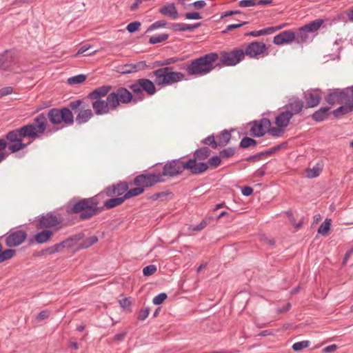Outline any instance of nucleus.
<instances>
[{"instance_id": "obj_1", "label": "nucleus", "mask_w": 353, "mask_h": 353, "mask_svg": "<svg viewBox=\"0 0 353 353\" xmlns=\"http://www.w3.org/2000/svg\"><path fill=\"white\" fill-rule=\"evenodd\" d=\"M47 129V119L43 113L39 114L33 122L8 132L4 139L8 143V150L14 153L25 149L28 143H23V139L28 138L34 140L40 137Z\"/></svg>"}, {"instance_id": "obj_2", "label": "nucleus", "mask_w": 353, "mask_h": 353, "mask_svg": "<svg viewBox=\"0 0 353 353\" xmlns=\"http://www.w3.org/2000/svg\"><path fill=\"white\" fill-rule=\"evenodd\" d=\"M99 199L97 196L85 199H73L65 206L68 214H76L80 220H88L99 214L103 208L99 207Z\"/></svg>"}, {"instance_id": "obj_3", "label": "nucleus", "mask_w": 353, "mask_h": 353, "mask_svg": "<svg viewBox=\"0 0 353 353\" xmlns=\"http://www.w3.org/2000/svg\"><path fill=\"white\" fill-rule=\"evenodd\" d=\"M218 59V53H208L187 62L183 68L189 76L203 77L217 68L218 65H216V62Z\"/></svg>"}, {"instance_id": "obj_4", "label": "nucleus", "mask_w": 353, "mask_h": 353, "mask_svg": "<svg viewBox=\"0 0 353 353\" xmlns=\"http://www.w3.org/2000/svg\"><path fill=\"white\" fill-rule=\"evenodd\" d=\"M45 117L53 125L58 126L53 128V132L63 127L72 125L74 122V115L68 108H52Z\"/></svg>"}, {"instance_id": "obj_5", "label": "nucleus", "mask_w": 353, "mask_h": 353, "mask_svg": "<svg viewBox=\"0 0 353 353\" xmlns=\"http://www.w3.org/2000/svg\"><path fill=\"white\" fill-rule=\"evenodd\" d=\"M172 70V67H164L153 71L155 83L158 86L164 87L185 79V75L183 73Z\"/></svg>"}, {"instance_id": "obj_6", "label": "nucleus", "mask_w": 353, "mask_h": 353, "mask_svg": "<svg viewBox=\"0 0 353 353\" xmlns=\"http://www.w3.org/2000/svg\"><path fill=\"white\" fill-rule=\"evenodd\" d=\"M185 170H189L191 174L196 173L200 170L196 168L193 161H182L180 159H174L165 164L163 168L162 176L174 177L181 174Z\"/></svg>"}, {"instance_id": "obj_7", "label": "nucleus", "mask_w": 353, "mask_h": 353, "mask_svg": "<svg viewBox=\"0 0 353 353\" xmlns=\"http://www.w3.org/2000/svg\"><path fill=\"white\" fill-rule=\"evenodd\" d=\"M219 62L216 65L217 68L223 66H234L244 60L243 50L236 48L230 51H222L220 53Z\"/></svg>"}, {"instance_id": "obj_8", "label": "nucleus", "mask_w": 353, "mask_h": 353, "mask_svg": "<svg viewBox=\"0 0 353 353\" xmlns=\"http://www.w3.org/2000/svg\"><path fill=\"white\" fill-rule=\"evenodd\" d=\"M110 101L115 107L116 110L118 109L120 104H128L132 101L137 103L139 100H142L143 97H133L132 94L125 88L120 87L114 91L108 94Z\"/></svg>"}, {"instance_id": "obj_9", "label": "nucleus", "mask_w": 353, "mask_h": 353, "mask_svg": "<svg viewBox=\"0 0 353 353\" xmlns=\"http://www.w3.org/2000/svg\"><path fill=\"white\" fill-rule=\"evenodd\" d=\"M211 154V150L208 147H202L196 150L193 154V158L190 159L188 161H193L196 168L201 170L193 174H201L208 170V164L204 162H200L208 159Z\"/></svg>"}, {"instance_id": "obj_10", "label": "nucleus", "mask_w": 353, "mask_h": 353, "mask_svg": "<svg viewBox=\"0 0 353 353\" xmlns=\"http://www.w3.org/2000/svg\"><path fill=\"white\" fill-rule=\"evenodd\" d=\"M130 89L134 94H141L140 98L144 97L142 94L143 91H145L148 95L152 96L156 93V88L154 83L148 79H139L137 80L134 83L130 85Z\"/></svg>"}, {"instance_id": "obj_11", "label": "nucleus", "mask_w": 353, "mask_h": 353, "mask_svg": "<svg viewBox=\"0 0 353 353\" xmlns=\"http://www.w3.org/2000/svg\"><path fill=\"white\" fill-rule=\"evenodd\" d=\"M267 50L268 48L264 43L252 41L243 50V57L248 56L250 59H259L260 57L268 54Z\"/></svg>"}, {"instance_id": "obj_12", "label": "nucleus", "mask_w": 353, "mask_h": 353, "mask_svg": "<svg viewBox=\"0 0 353 353\" xmlns=\"http://www.w3.org/2000/svg\"><path fill=\"white\" fill-rule=\"evenodd\" d=\"M92 107L97 115H105L117 110L108 95L105 99L92 100Z\"/></svg>"}, {"instance_id": "obj_13", "label": "nucleus", "mask_w": 353, "mask_h": 353, "mask_svg": "<svg viewBox=\"0 0 353 353\" xmlns=\"http://www.w3.org/2000/svg\"><path fill=\"white\" fill-rule=\"evenodd\" d=\"M62 227V221L60 217L55 216L53 213L49 212L47 214L42 216L39 218L37 228L39 229L43 228H53L57 230Z\"/></svg>"}, {"instance_id": "obj_14", "label": "nucleus", "mask_w": 353, "mask_h": 353, "mask_svg": "<svg viewBox=\"0 0 353 353\" xmlns=\"http://www.w3.org/2000/svg\"><path fill=\"white\" fill-rule=\"evenodd\" d=\"M163 181L161 174H141L137 176L133 181V184L136 186H141L145 190V188L153 186L156 183Z\"/></svg>"}, {"instance_id": "obj_15", "label": "nucleus", "mask_w": 353, "mask_h": 353, "mask_svg": "<svg viewBox=\"0 0 353 353\" xmlns=\"http://www.w3.org/2000/svg\"><path fill=\"white\" fill-rule=\"evenodd\" d=\"M271 122L270 119L263 118L259 121H254L250 129L251 134L256 137L263 136L270 128Z\"/></svg>"}, {"instance_id": "obj_16", "label": "nucleus", "mask_w": 353, "mask_h": 353, "mask_svg": "<svg viewBox=\"0 0 353 353\" xmlns=\"http://www.w3.org/2000/svg\"><path fill=\"white\" fill-rule=\"evenodd\" d=\"M27 238V233L24 230L11 232L6 238V244L8 247H16L23 243Z\"/></svg>"}, {"instance_id": "obj_17", "label": "nucleus", "mask_w": 353, "mask_h": 353, "mask_svg": "<svg viewBox=\"0 0 353 353\" xmlns=\"http://www.w3.org/2000/svg\"><path fill=\"white\" fill-rule=\"evenodd\" d=\"M129 188V184L125 181H120L117 184H113L107 187L105 190L106 195L109 197L117 196L121 197L128 191Z\"/></svg>"}, {"instance_id": "obj_18", "label": "nucleus", "mask_w": 353, "mask_h": 353, "mask_svg": "<svg viewBox=\"0 0 353 353\" xmlns=\"http://www.w3.org/2000/svg\"><path fill=\"white\" fill-rule=\"evenodd\" d=\"M17 52L14 50H6L0 54V69L7 70L15 61Z\"/></svg>"}, {"instance_id": "obj_19", "label": "nucleus", "mask_w": 353, "mask_h": 353, "mask_svg": "<svg viewBox=\"0 0 353 353\" xmlns=\"http://www.w3.org/2000/svg\"><path fill=\"white\" fill-rule=\"evenodd\" d=\"M319 90H310L303 93V98L306 102V108H314L320 103L321 96L319 93Z\"/></svg>"}, {"instance_id": "obj_20", "label": "nucleus", "mask_w": 353, "mask_h": 353, "mask_svg": "<svg viewBox=\"0 0 353 353\" xmlns=\"http://www.w3.org/2000/svg\"><path fill=\"white\" fill-rule=\"evenodd\" d=\"M76 238H68L65 241H61L59 243L55 244L52 246H50L46 250H43L46 253L48 254H52L54 253L60 252L62 248H72L74 247V241Z\"/></svg>"}, {"instance_id": "obj_21", "label": "nucleus", "mask_w": 353, "mask_h": 353, "mask_svg": "<svg viewBox=\"0 0 353 353\" xmlns=\"http://www.w3.org/2000/svg\"><path fill=\"white\" fill-rule=\"evenodd\" d=\"M295 32L291 30L281 32L276 35L273 39V43L278 46H281L292 43L295 40Z\"/></svg>"}, {"instance_id": "obj_22", "label": "nucleus", "mask_w": 353, "mask_h": 353, "mask_svg": "<svg viewBox=\"0 0 353 353\" xmlns=\"http://www.w3.org/2000/svg\"><path fill=\"white\" fill-rule=\"evenodd\" d=\"M327 103L333 105L336 103H345V99L343 90H334L325 97Z\"/></svg>"}, {"instance_id": "obj_23", "label": "nucleus", "mask_w": 353, "mask_h": 353, "mask_svg": "<svg viewBox=\"0 0 353 353\" xmlns=\"http://www.w3.org/2000/svg\"><path fill=\"white\" fill-rule=\"evenodd\" d=\"M304 107L303 102L298 97H292L289 99L286 105V110L291 112L292 116L300 113Z\"/></svg>"}, {"instance_id": "obj_24", "label": "nucleus", "mask_w": 353, "mask_h": 353, "mask_svg": "<svg viewBox=\"0 0 353 353\" xmlns=\"http://www.w3.org/2000/svg\"><path fill=\"white\" fill-rule=\"evenodd\" d=\"M159 12L172 19H176L179 17L178 10L174 3H168L159 8Z\"/></svg>"}, {"instance_id": "obj_25", "label": "nucleus", "mask_w": 353, "mask_h": 353, "mask_svg": "<svg viewBox=\"0 0 353 353\" xmlns=\"http://www.w3.org/2000/svg\"><path fill=\"white\" fill-rule=\"evenodd\" d=\"M112 89L111 85H102L92 90L89 94L88 97L92 100L102 99L105 96H108Z\"/></svg>"}, {"instance_id": "obj_26", "label": "nucleus", "mask_w": 353, "mask_h": 353, "mask_svg": "<svg viewBox=\"0 0 353 353\" xmlns=\"http://www.w3.org/2000/svg\"><path fill=\"white\" fill-rule=\"evenodd\" d=\"M147 68L145 61H141L136 63L125 64L122 68L121 72L122 74H130L136 72L139 70H143Z\"/></svg>"}, {"instance_id": "obj_27", "label": "nucleus", "mask_w": 353, "mask_h": 353, "mask_svg": "<svg viewBox=\"0 0 353 353\" xmlns=\"http://www.w3.org/2000/svg\"><path fill=\"white\" fill-rule=\"evenodd\" d=\"M291 112L285 110L280 112L275 118V124L277 126L285 128L288 126L291 119L292 118Z\"/></svg>"}, {"instance_id": "obj_28", "label": "nucleus", "mask_w": 353, "mask_h": 353, "mask_svg": "<svg viewBox=\"0 0 353 353\" xmlns=\"http://www.w3.org/2000/svg\"><path fill=\"white\" fill-rule=\"evenodd\" d=\"M72 238H76V240L74 241V246H78L79 248L81 249L88 248L98 241V238L96 236L87 237L83 239L82 241L79 243H78V241H80L81 239L80 234L73 236Z\"/></svg>"}, {"instance_id": "obj_29", "label": "nucleus", "mask_w": 353, "mask_h": 353, "mask_svg": "<svg viewBox=\"0 0 353 353\" xmlns=\"http://www.w3.org/2000/svg\"><path fill=\"white\" fill-rule=\"evenodd\" d=\"M94 114L90 109H81L75 118V121L78 125H82L87 123L93 117Z\"/></svg>"}, {"instance_id": "obj_30", "label": "nucleus", "mask_w": 353, "mask_h": 353, "mask_svg": "<svg viewBox=\"0 0 353 353\" xmlns=\"http://www.w3.org/2000/svg\"><path fill=\"white\" fill-rule=\"evenodd\" d=\"M330 115V108L328 107H323L321 108L316 112H314L311 117L312 119L316 121V122H321L324 120H325L328 116Z\"/></svg>"}, {"instance_id": "obj_31", "label": "nucleus", "mask_w": 353, "mask_h": 353, "mask_svg": "<svg viewBox=\"0 0 353 353\" xmlns=\"http://www.w3.org/2000/svg\"><path fill=\"white\" fill-rule=\"evenodd\" d=\"M52 231L45 230L37 233L34 236V240L37 243H44L48 242L52 238Z\"/></svg>"}, {"instance_id": "obj_32", "label": "nucleus", "mask_w": 353, "mask_h": 353, "mask_svg": "<svg viewBox=\"0 0 353 353\" xmlns=\"http://www.w3.org/2000/svg\"><path fill=\"white\" fill-rule=\"evenodd\" d=\"M200 26V23H197L193 25H189L183 23H176L172 25L171 28L174 31H192L195 28H199Z\"/></svg>"}, {"instance_id": "obj_33", "label": "nucleus", "mask_w": 353, "mask_h": 353, "mask_svg": "<svg viewBox=\"0 0 353 353\" xmlns=\"http://www.w3.org/2000/svg\"><path fill=\"white\" fill-rule=\"evenodd\" d=\"M125 201V199H124V195L121 197L110 198L104 202L103 208L106 209H112L121 205L124 203Z\"/></svg>"}, {"instance_id": "obj_34", "label": "nucleus", "mask_w": 353, "mask_h": 353, "mask_svg": "<svg viewBox=\"0 0 353 353\" xmlns=\"http://www.w3.org/2000/svg\"><path fill=\"white\" fill-rule=\"evenodd\" d=\"M231 134L228 130H223L216 138L218 147L226 145L230 141Z\"/></svg>"}, {"instance_id": "obj_35", "label": "nucleus", "mask_w": 353, "mask_h": 353, "mask_svg": "<svg viewBox=\"0 0 353 353\" xmlns=\"http://www.w3.org/2000/svg\"><path fill=\"white\" fill-rule=\"evenodd\" d=\"M308 31L302 26L296 32H295V40L297 43L302 44L303 43L307 42L309 40Z\"/></svg>"}, {"instance_id": "obj_36", "label": "nucleus", "mask_w": 353, "mask_h": 353, "mask_svg": "<svg viewBox=\"0 0 353 353\" xmlns=\"http://www.w3.org/2000/svg\"><path fill=\"white\" fill-rule=\"evenodd\" d=\"M345 104V105H342L333 111V114L335 117H339L353 111V103Z\"/></svg>"}, {"instance_id": "obj_37", "label": "nucleus", "mask_w": 353, "mask_h": 353, "mask_svg": "<svg viewBox=\"0 0 353 353\" xmlns=\"http://www.w3.org/2000/svg\"><path fill=\"white\" fill-rule=\"evenodd\" d=\"M323 23V20L319 19L314 21H311L310 23L303 26V27L308 31L310 33H313L317 31L321 26Z\"/></svg>"}, {"instance_id": "obj_38", "label": "nucleus", "mask_w": 353, "mask_h": 353, "mask_svg": "<svg viewBox=\"0 0 353 353\" xmlns=\"http://www.w3.org/2000/svg\"><path fill=\"white\" fill-rule=\"evenodd\" d=\"M143 192L144 189L143 187L137 186L136 188L128 190V191L124 194V199H125V200L129 199L132 197L141 194Z\"/></svg>"}, {"instance_id": "obj_39", "label": "nucleus", "mask_w": 353, "mask_h": 353, "mask_svg": "<svg viewBox=\"0 0 353 353\" xmlns=\"http://www.w3.org/2000/svg\"><path fill=\"white\" fill-rule=\"evenodd\" d=\"M274 33V29H271L269 28H266L260 30L251 31L250 32L246 33L245 36H252V37H259L262 35H268Z\"/></svg>"}, {"instance_id": "obj_40", "label": "nucleus", "mask_w": 353, "mask_h": 353, "mask_svg": "<svg viewBox=\"0 0 353 353\" xmlns=\"http://www.w3.org/2000/svg\"><path fill=\"white\" fill-rule=\"evenodd\" d=\"M169 37L168 34L162 33L157 35L152 36L149 39V43L156 44L166 41Z\"/></svg>"}, {"instance_id": "obj_41", "label": "nucleus", "mask_w": 353, "mask_h": 353, "mask_svg": "<svg viewBox=\"0 0 353 353\" xmlns=\"http://www.w3.org/2000/svg\"><path fill=\"white\" fill-rule=\"evenodd\" d=\"M16 253V251L12 249H8L3 251V249L1 251L0 254V263L12 258Z\"/></svg>"}, {"instance_id": "obj_42", "label": "nucleus", "mask_w": 353, "mask_h": 353, "mask_svg": "<svg viewBox=\"0 0 353 353\" xmlns=\"http://www.w3.org/2000/svg\"><path fill=\"white\" fill-rule=\"evenodd\" d=\"M331 219H326L319 226L318 233L322 235H326L330 229Z\"/></svg>"}, {"instance_id": "obj_43", "label": "nucleus", "mask_w": 353, "mask_h": 353, "mask_svg": "<svg viewBox=\"0 0 353 353\" xmlns=\"http://www.w3.org/2000/svg\"><path fill=\"white\" fill-rule=\"evenodd\" d=\"M256 143H257L254 139L246 137H243L241 139V141L239 143V146L241 148H248L251 146H255L256 145Z\"/></svg>"}, {"instance_id": "obj_44", "label": "nucleus", "mask_w": 353, "mask_h": 353, "mask_svg": "<svg viewBox=\"0 0 353 353\" xmlns=\"http://www.w3.org/2000/svg\"><path fill=\"white\" fill-rule=\"evenodd\" d=\"M268 132L272 137H280L284 133L285 128L276 125V127H270V128L268 129Z\"/></svg>"}, {"instance_id": "obj_45", "label": "nucleus", "mask_w": 353, "mask_h": 353, "mask_svg": "<svg viewBox=\"0 0 353 353\" xmlns=\"http://www.w3.org/2000/svg\"><path fill=\"white\" fill-rule=\"evenodd\" d=\"M86 79V76L84 74H79L68 79V83L70 85L79 84L84 82Z\"/></svg>"}, {"instance_id": "obj_46", "label": "nucleus", "mask_w": 353, "mask_h": 353, "mask_svg": "<svg viewBox=\"0 0 353 353\" xmlns=\"http://www.w3.org/2000/svg\"><path fill=\"white\" fill-rule=\"evenodd\" d=\"M221 157L219 154V156H212L211 158L209 159L208 161L206 163L208 164V168H216L221 164Z\"/></svg>"}, {"instance_id": "obj_47", "label": "nucleus", "mask_w": 353, "mask_h": 353, "mask_svg": "<svg viewBox=\"0 0 353 353\" xmlns=\"http://www.w3.org/2000/svg\"><path fill=\"white\" fill-rule=\"evenodd\" d=\"M235 152H236L235 148L230 147V148H225V149L221 150L219 152V154H220L221 159H228V158L232 157L235 154Z\"/></svg>"}, {"instance_id": "obj_48", "label": "nucleus", "mask_w": 353, "mask_h": 353, "mask_svg": "<svg viewBox=\"0 0 353 353\" xmlns=\"http://www.w3.org/2000/svg\"><path fill=\"white\" fill-rule=\"evenodd\" d=\"M8 143L4 139H0V163L2 162L8 156L4 150L7 148Z\"/></svg>"}, {"instance_id": "obj_49", "label": "nucleus", "mask_w": 353, "mask_h": 353, "mask_svg": "<svg viewBox=\"0 0 353 353\" xmlns=\"http://www.w3.org/2000/svg\"><path fill=\"white\" fill-rule=\"evenodd\" d=\"M310 341H302L300 342H296L293 344L292 350L295 352L301 351V350L306 348L309 346Z\"/></svg>"}, {"instance_id": "obj_50", "label": "nucleus", "mask_w": 353, "mask_h": 353, "mask_svg": "<svg viewBox=\"0 0 353 353\" xmlns=\"http://www.w3.org/2000/svg\"><path fill=\"white\" fill-rule=\"evenodd\" d=\"M166 24L167 23L165 20L157 21L149 26L146 32H148L161 28H163Z\"/></svg>"}, {"instance_id": "obj_51", "label": "nucleus", "mask_w": 353, "mask_h": 353, "mask_svg": "<svg viewBox=\"0 0 353 353\" xmlns=\"http://www.w3.org/2000/svg\"><path fill=\"white\" fill-rule=\"evenodd\" d=\"M202 143L205 145H208L212 148H216L218 147L216 140L214 135H210L208 137L202 140Z\"/></svg>"}, {"instance_id": "obj_52", "label": "nucleus", "mask_w": 353, "mask_h": 353, "mask_svg": "<svg viewBox=\"0 0 353 353\" xmlns=\"http://www.w3.org/2000/svg\"><path fill=\"white\" fill-rule=\"evenodd\" d=\"M345 103H353V86L343 90Z\"/></svg>"}, {"instance_id": "obj_53", "label": "nucleus", "mask_w": 353, "mask_h": 353, "mask_svg": "<svg viewBox=\"0 0 353 353\" xmlns=\"http://www.w3.org/2000/svg\"><path fill=\"white\" fill-rule=\"evenodd\" d=\"M321 172V169L318 166H314L307 170V176L309 178H314L318 176Z\"/></svg>"}, {"instance_id": "obj_54", "label": "nucleus", "mask_w": 353, "mask_h": 353, "mask_svg": "<svg viewBox=\"0 0 353 353\" xmlns=\"http://www.w3.org/2000/svg\"><path fill=\"white\" fill-rule=\"evenodd\" d=\"M157 266L154 265H150L145 267L143 270V274L145 276H149L154 274L157 272Z\"/></svg>"}, {"instance_id": "obj_55", "label": "nucleus", "mask_w": 353, "mask_h": 353, "mask_svg": "<svg viewBox=\"0 0 353 353\" xmlns=\"http://www.w3.org/2000/svg\"><path fill=\"white\" fill-rule=\"evenodd\" d=\"M140 26H141V23L139 21H134V22L130 23L127 26L126 30L129 32L133 33V32L137 31L139 29Z\"/></svg>"}, {"instance_id": "obj_56", "label": "nucleus", "mask_w": 353, "mask_h": 353, "mask_svg": "<svg viewBox=\"0 0 353 353\" xmlns=\"http://www.w3.org/2000/svg\"><path fill=\"white\" fill-rule=\"evenodd\" d=\"M168 296L165 293L162 292L153 298L152 302L154 305L161 304L166 299Z\"/></svg>"}, {"instance_id": "obj_57", "label": "nucleus", "mask_w": 353, "mask_h": 353, "mask_svg": "<svg viewBox=\"0 0 353 353\" xmlns=\"http://www.w3.org/2000/svg\"><path fill=\"white\" fill-rule=\"evenodd\" d=\"M256 5V0H241L239 2V6L241 8L252 7Z\"/></svg>"}, {"instance_id": "obj_58", "label": "nucleus", "mask_w": 353, "mask_h": 353, "mask_svg": "<svg viewBox=\"0 0 353 353\" xmlns=\"http://www.w3.org/2000/svg\"><path fill=\"white\" fill-rule=\"evenodd\" d=\"M208 224V221L206 219H203L201 223L196 226H191L190 229L192 231H200L206 227Z\"/></svg>"}, {"instance_id": "obj_59", "label": "nucleus", "mask_w": 353, "mask_h": 353, "mask_svg": "<svg viewBox=\"0 0 353 353\" xmlns=\"http://www.w3.org/2000/svg\"><path fill=\"white\" fill-rule=\"evenodd\" d=\"M205 6H206V2L203 0L196 1L189 5V6H192L195 10L202 9Z\"/></svg>"}, {"instance_id": "obj_60", "label": "nucleus", "mask_w": 353, "mask_h": 353, "mask_svg": "<svg viewBox=\"0 0 353 353\" xmlns=\"http://www.w3.org/2000/svg\"><path fill=\"white\" fill-rule=\"evenodd\" d=\"M13 92V88L8 86L0 89V98L9 95Z\"/></svg>"}, {"instance_id": "obj_61", "label": "nucleus", "mask_w": 353, "mask_h": 353, "mask_svg": "<svg viewBox=\"0 0 353 353\" xmlns=\"http://www.w3.org/2000/svg\"><path fill=\"white\" fill-rule=\"evenodd\" d=\"M185 17L187 19H201L202 16L200 13L196 12H187L185 14Z\"/></svg>"}, {"instance_id": "obj_62", "label": "nucleus", "mask_w": 353, "mask_h": 353, "mask_svg": "<svg viewBox=\"0 0 353 353\" xmlns=\"http://www.w3.org/2000/svg\"><path fill=\"white\" fill-rule=\"evenodd\" d=\"M150 312V309L146 307L145 309H142L139 311L138 319L140 321H144L148 316Z\"/></svg>"}, {"instance_id": "obj_63", "label": "nucleus", "mask_w": 353, "mask_h": 353, "mask_svg": "<svg viewBox=\"0 0 353 353\" xmlns=\"http://www.w3.org/2000/svg\"><path fill=\"white\" fill-rule=\"evenodd\" d=\"M247 22H243L241 23H236V24H230V25H228L226 28L223 30V33H226L229 31H232L236 28H240L241 26H243V25L246 24Z\"/></svg>"}, {"instance_id": "obj_64", "label": "nucleus", "mask_w": 353, "mask_h": 353, "mask_svg": "<svg viewBox=\"0 0 353 353\" xmlns=\"http://www.w3.org/2000/svg\"><path fill=\"white\" fill-rule=\"evenodd\" d=\"M83 103V101L82 100H76V101H71L69 103V107L73 110H76L77 109H78L80 105Z\"/></svg>"}]
</instances>
